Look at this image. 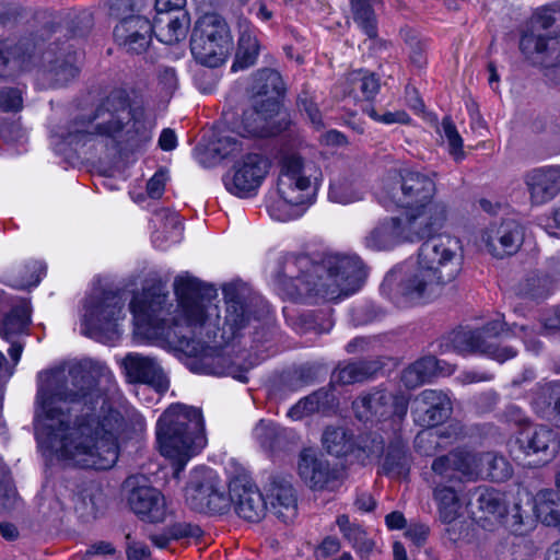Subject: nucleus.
Listing matches in <instances>:
<instances>
[{
    "instance_id": "1",
    "label": "nucleus",
    "mask_w": 560,
    "mask_h": 560,
    "mask_svg": "<svg viewBox=\"0 0 560 560\" xmlns=\"http://www.w3.org/2000/svg\"><path fill=\"white\" fill-rule=\"evenodd\" d=\"M92 371L106 368L84 362L47 374L37 393L44 419L36 430L66 465L107 470L118 460L120 441L142 433L145 421L137 412L126 419L113 408Z\"/></svg>"
},
{
    "instance_id": "2",
    "label": "nucleus",
    "mask_w": 560,
    "mask_h": 560,
    "mask_svg": "<svg viewBox=\"0 0 560 560\" xmlns=\"http://www.w3.org/2000/svg\"><path fill=\"white\" fill-rule=\"evenodd\" d=\"M177 306L172 313L166 308L167 295H135L130 302L135 331L147 339H164L176 345L191 357L206 354L209 347L197 336H222L230 340L257 320L244 302L224 289L226 299L225 316L220 326L219 308L211 302L215 290L188 275L178 276L174 281Z\"/></svg>"
},
{
    "instance_id": "3",
    "label": "nucleus",
    "mask_w": 560,
    "mask_h": 560,
    "mask_svg": "<svg viewBox=\"0 0 560 560\" xmlns=\"http://www.w3.org/2000/svg\"><path fill=\"white\" fill-rule=\"evenodd\" d=\"M365 278L363 262L355 255L329 254L316 262L307 255L289 254L279 261L276 284L285 299L318 303L357 292Z\"/></svg>"
},
{
    "instance_id": "4",
    "label": "nucleus",
    "mask_w": 560,
    "mask_h": 560,
    "mask_svg": "<svg viewBox=\"0 0 560 560\" xmlns=\"http://www.w3.org/2000/svg\"><path fill=\"white\" fill-rule=\"evenodd\" d=\"M154 127L155 119L142 102L115 90L93 113L72 119L61 137L69 144H85L101 137L119 152H135L151 141Z\"/></svg>"
},
{
    "instance_id": "5",
    "label": "nucleus",
    "mask_w": 560,
    "mask_h": 560,
    "mask_svg": "<svg viewBox=\"0 0 560 560\" xmlns=\"http://www.w3.org/2000/svg\"><path fill=\"white\" fill-rule=\"evenodd\" d=\"M156 440L161 454L173 462L178 474L207 443L201 410L182 404L170 406L158 421Z\"/></svg>"
},
{
    "instance_id": "6",
    "label": "nucleus",
    "mask_w": 560,
    "mask_h": 560,
    "mask_svg": "<svg viewBox=\"0 0 560 560\" xmlns=\"http://www.w3.org/2000/svg\"><path fill=\"white\" fill-rule=\"evenodd\" d=\"M435 183L419 172L406 171L387 190L389 199L405 208L404 214L413 224L431 235L441 230L448 218V207L435 200Z\"/></svg>"
},
{
    "instance_id": "7",
    "label": "nucleus",
    "mask_w": 560,
    "mask_h": 560,
    "mask_svg": "<svg viewBox=\"0 0 560 560\" xmlns=\"http://www.w3.org/2000/svg\"><path fill=\"white\" fill-rule=\"evenodd\" d=\"M322 173L312 161L300 155H285L278 178L280 199L271 207V215L285 221L295 219L313 202L316 184Z\"/></svg>"
},
{
    "instance_id": "8",
    "label": "nucleus",
    "mask_w": 560,
    "mask_h": 560,
    "mask_svg": "<svg viewBox=\"0 0 560 560\" xmlns=\"http://www.w3.org/2000/svg\"><path fill=\"white\" fill-rule=\"evenodd\" d=\"M232 49L233 37L225 19L217 13H207L196 21L190 50L198 63L217 68L225 62Z\"/></svg>"
},
{
    "instance_id": "9",
    "label": "nucleus",
    "mask_w": 560,
    "mask_h": 560,
    "mask_svg": "<svg viewBox=\"0 0 560 560\" xmlns=\"http://www.w3.org/2000/svg\"><path fill=\"white\" fill-rule=\"evenodd\" d=\"M124 305L119 292L95 289L84 302V334L100 341H114L119 335V322L124 319Z\"/></svg>"
},
{
    "instance_id": "10",
    "label": "nucleus",
    "mask_w": 560,
    "mask_h": 560,
    "mask_svg": "<svg viewBox=\"0 0 560 560\" xmlns=\"http://www.w3.org/2000/svg\"><path fill=\"white\" fill-rule=\"evenodd\" d=\"M425 237L418 253V260L440 275L448 283L463 270L464 247L462 241L450 234Z\"/></svg>"
},
{
    "instance_id": "11",
    "label": "nucleus",
    "mask_w": 560,
    "mask_h": 560,
    "mask_svg": "<svg viewBox=\"0 0 560 560\" xmlns=\"http://www.w3.org/2000/svg\"><path fill=\"white\" fill-rule=\"evenodd\" d=\"M503 331V325L499 320L486 324L481 329L463 330L446 338V347L452 346L459 353H480L504 362L516 355L512 347H501L497 343V337Z\"/></svg>"
},
{
    "instance_id": "12",
    "label": "nucleus",
    "mask_w": 560,
    "mask_h": 560,
    "mask_svg": "<svg viewBox=\"0 0 560 560\" xmlns=\"http://www.w3.org/2000/svg\"><path fill=\"white\" fill-rule=\"evenodd\" d=\"M189 508L199 513L223 514L230 509L224 485L211 469L195 471L185 491Z\"/></svg>"
},
{
    "instance_id": "13",
    "label": "nucleus",
    "mask_w": 560,
    "mask_h": 560,
    "mask_svg": "<svg viewBox=\"0 0 560 560\" xmlns=\"http://www.w3.org/2000/svg\"><path fill=\"white\" fill-rule=\"evenodd\" d=\"M289 125L287 115L280 113L279 101L270 96L253 100L252 106L243 112L237 133L242 137H272L287 130Z\"/></svg>"
},
{
    "instance_id": "14",
    "label": "nucleus",
    "mask_w": 560,
    "mask_h": 560,
    "mask_svg": "<svg viewBox=\"0 0 560 560\" xmlns=\"http://www.w3.org/2000/svg\"><path fill=\"white\" fill-rule=\"evenodd\" d=\"M447 284L440 275L417 259V264L401 276L396 295L406 303L424 304L440 296Z\"/></svg>"
},
{
    "instance_id": "15",
    "label": "nucleus",
    "mask_w": 560,
    "mask_h": 560,
    "mask_svg": "<svg viewBox=\"0 0 560 560\" xmlns=\"http://www.w3.org/2000/svg\"><path fill=\"white\" fill-rule=\"evenodd\" d=\"M269 167L270 162L267 156L258 152H248L234 163L224 178V185L237 197H250L261 186Z\"/></svg>"
},
{
    "instance_id": "16",
    "label": "nucleus",
    "mask_w": 560,
    "mask_h": 560,
    "mask_svg": "<svg viewBox=\"0 0 560 560\" xmlns=\"http://www.w3.org/2000/svg\"><path fill=\"white\" fill-rule=\"evenodd\" d=\"M407 218L394 217L380 222L365 237V244L374 250H385L401 243H418L430 236Z\"/></svg>"
},
{
    "instance_id": "17",
    "label": "nucleus",
    "mask_w": 560,
    "mask_h": 560,
    "mask_svg": "<svg viewBox=\"0 0 560 560\" xmlns=\"http://www.w3.org/2000/svg\"><path fill=\"white\" fill-rule=\"evenodd\" d=\"M298 471L301 479L313 490H335L341 483V471L313 448H304L299 455Z\"/></svg>"
},
{
    "instance_id": "18",
    "label": "nucleus",
    "mask_w": 560,
    "mask_h": 560,
    "mask_svg": "<svg viewBox=\"0 0 560 560\" xmlns=\"http://www.w3.org/2000/svg\"><path fill=\"white\" fill-rule=\"evenodd\" d=\"M352 408L359 420L368 421L373 417L386 418L390 415L404 417L407 413L408 404L402 396L376 387L354 399Z\"/></svg>"
},
{
    "instance_id": "19",
    "label": "nucleus",
    "mask_w": 560,
    "mask_h": 560,
    "mask_svg": "<svg viewBox=\"0 0 560 560\" xmlns=\"http://www.w3.org/2000/svg\"><path fill=\"white\" fill-rule=\"evenodd\" d=\"M230 506L247 522H259L268 510V503L259 489L245 478H234L229 486Z\"/></svg>"
},
{
    "instance_id": "20",
    "label": "nucleus",
    "mask_w": 560,
    "mask_h": 560,
    "mask_svg": "<svg viewBox=\"0 0 560 560\" xmlns=\"http://www.w3.org/2000/svg\"><path fill=\"white\" fill-rule=\"evenodd\" d=\"M523 241V228L514 220L491 223L481 234V243L488 253L501 259L516 254Z\"/></svg>"
},
{
    "instance_id": "21",
    "label": "nucleus",
    "mask_w": 560,
    "mask_h": 560,
    "mask_svg": "<svg viewBox=\"0 0 560 560\" xmlns=\"http://www.w3.org/2000/svg\"><path fill=\"white\" fill-rule=\"evenodd\" d=\"M452 413L447 394L438 389H424L413 399L411 415L416 423L431 428L444 422Z\"/></svg>"
},
{
    "instance_id": "22",
    "label": "nucleus",
    "mask_w": 560,
    "mask_h": 560,
    "mask_svg": "<svg viewBox=\"0 0 560 560\" xmlns=\"http://www.w3.org/2000/svg\"><path fill=\"white\" fill-rule=\"evenodd\" d=\"M135 481L136 478H129L127 480V486L131 487L127 498L130 509L147 522H164L167 510L163 494L158 489L150 486H135Z\"/></svg>"
},
{
    "instance_id": "23",
    "label": "nucleus",
    "mask_w": 560,
    "mask_h": 560,
    "mask_svg": "<svg viewBox=\"0 0 560 560\" xmlns=\"http://www.w3.org/2000/svg\"><path fill=\"white\" fill-rule=\"evenodd\" d=\"M431 470L441 482L472 481L476 475L474 452L458 448L438 456L431 464Z\"/></svg>"
},
{
    "instance_id": "24",
    "label": "nucleus",
    "mask_w": 560,
    "mask_h": 560,
    "mask_svg": "<svg viewBox=\"0 0 560 560\" xmlns=\"http://www.w3.org/2000/svg\"><path fill=\"white\" fill-rule=\"evenodd\" d=\"M520 448L526 456H535L537 465L548 463L557 453L556 432L546 425H527L517 438Z\"/></svg>"
},
{
    "instance_id": "25",
    "label": "nucleus",
    "mask_w": 560,
    "mask_h": 560,
    "mask_svg": "<svg viewBox=\"0 0 560 560\" xmlns=\"http://www.w3.org/2000/svg\"><path fill=\"white\" fill-rule=\"evenodd\" d=\"M151 22L141 15H130L122 19L114 28V37L118 45L122 46L127 52H144L152 38Z\"/></svg>"
},
{
    "instance_id": "26",
    "label": "nucleus",
    "mask_w": 560,
    "mask_h": 560,
    "mask_svg": "<svg viewBox=\"0 0 560 560\" xmlns=\"http://www.w3.org/2000/svg\"><path fill=\"white\" fill-rule=\"evenodd\" d=\"M79 55L70 47L58 51L48 49L43 54L44 75L52 86L59 88L68 84L79 74Z\"/></svg>"
},
{
    "instance_id": "27",
    "label": "nucleus",
    "mask_w": 560,
    "mask_h": 560,
    "mask_svg": "<svg viewBox=\"0 0 560 560\" xmlns=\"http://www.w3.org/2000/svg\"><path fill=\"white\" fill-rule=\"evenodd\" d=\"M121 366L130 383L149 384L159 392L167 389V380L154 358L130 352L121 360Z\"/></svg>"
},
{
    "instance_id": "28",
    "label": "nucleus",
    "mask_w": 560,
    "mask_h": 560,
    "mask_svg": "<svg viewBox=\"0 0 560 560\" xmlns=\"http://www.w3.org/2000/svg\"><path fill=\"white\" fill-rule=\"evenodd\" d=\"M524 183L533 203L544 205L560 194V166H542L528 171Z\"/></svg>"
},
{
    "instance_id": "29",
    "label": "nucleus",
    "mask_w": 560,
    "mask_h": 560,
    "mask_svg": "<svg viewBox=\"0 0 560 560\" xmlns=\"http://www.w3.org/2000/svg\"><path fill=\"white\" fill-rule=\"evenodd\" d=\"M265 499L268 503L267 511L283 523H289L296 516V494L289 479L272 477Z\"/></svg>"
},
{
    "instance_id": "30",
    "label": "nucleus",
    "mask_w": 560,
    "mask_h": 560,
    "mask_svg": "<svg viewBox=\"0 0 560 560\" xmlns=\"http://www.w3.org/2000/svg\"><path fill=\"white\" fill-rule=\"evenodd\" d=\"M454 371V365L438 360L433 355H427L420 358L404 370L401 374V382L408 388H416L430 382L439 374L450 375Z\"/></svg>"
},
{
    "instance_id": "31",
    "label": "nucleus",
    "mask_w": 560,
    "mask_h": 560,
    "mask_svg": "<svg viewBox=\"0 0 560 560\" xmlns=\"http://www.w3.org/2000/svg\"><path fill=\"white\" fill-rule=\"evenodd\" d=\"M338 406V399L334 390L328 387H322L308 396L300 399L288 410V417L294 421L310 417L314 413L327 415L334 411Z\"/></svg>"
},
{
    "instance_id": "32",
    "label": "nucleus",
    "mask_w": 560,
    "mask_h": 560,
    "mask_svg": "<svg viewBox=\"0 0 560 560\" xmlns=\"http://www.w3.org/2000/svg\"><path fill=\"white\" fill-rule=\"evenodd\" d=\"M380 365L374 361H351L339 364L332 372L329 387L332 389L335 384L350 385L364 382L372 378Z\"/></svg>"
},
{
    "instance_id": "33",
    "label": "nucleus",
    "mask_w": 560,
    "mask_h": 560,
    "mask_svg": "<svg viewBox=\"0 0 560 560\" xmlns=\"http://www.w3.org/2000/svg\"><path fill=\"white\" fill-rule=\"evenodd\" d=\"M32 55L24 44L0 40V77L30 68Z\"/></svg>"
},
{
    "instance_id": "34",
    "label": "nucleus",
    "mask_w": 560,
    "mask_h": 560,
    "mask_svg": "<svg viewBox=\"0 0 560 560\" xmlns=\"http://www.w3.org/2000/svg\"><path fill=\"white\" fill-rule=\"evenodd\" d=\"M323 444L329 454L337 457L358 453L355 456L361 459L360 453L366 452V445L357 446L353 434L345 428H327L323 434Z\"/></svg>"
},
{
    "instance_id": "35",
    "label": "nucleus",
    "mask_w": 560,
    "mask_h": 560,
    "mask_svg": "<svg viewBox=\"0 0 560 560\" xmlns=\"http://www.w3.org/2000/svg\"><path fill=\"white\" fill-rule=\"evenodd\" d=\"M476 475L474 480L489 478L492 481L501 482L512 476V467L503 456L493 453H474Z\"/></svg>"
},
{
    "instance_id": "36",
    "label": "nucleus",
    "mask_w": 560,
    "mask_h": 560,
    "mask_svg": "<svg viewBox=\"0 0 560 560\" xmlns=\"http://www.w3.org/2000/svg\"><path fill=\"white\" fill-rule=\"evenodd\" d=\"M253 100H264L272 96L276 101L284 92V84L280 73L273 69L258 70L249 88Z\"/></svg>"
},
{
    "instance_id": "37",
    "label": "nucleus",
    "mask_w": 560,
    "mask_h": 560,
    "mask_svg": "<svg viewBox=\"0 0 560 560\" xmlns=\"http://www.w3.org/2000/svg\"><path fill=\"white\" fill-rule=\"evenodd\" d=\"M533 511L544 524L560 525V492L550 489L540 490L534 498Z\"/></svg>"
},
{
    "instance_id": "38",
    "label": "nucleus",
    "mask_w": 560,
    "mask_h": 560,
    "mask_svg": "<svg viewBox=\"0 0 560 560\" xmlns=\"http://www.w3.org/2000/svg\"><path fill=\"white\" fill-rule=\"evenodd\" d=\"M151 25L153 27L152 34H154L161 43L166 45H173L183 40L188 30L184 19L170 15L156 16Z\"/></svg>"
},
{
    "instance_id": "39",
    "label": "nucleus",
    "mask_w": 560,
    "mask_h": 560,
    "mask_svg": "<svg viewBox=\"0 0 560 560\" xmlns=\"http://www.w3.org/2000/svg\"><path fill=\"white\" fill-rule=\"evenodd\" d=\"M433 499L438 504L441 522L451 524L459 516L462 503L453 487L438 485L433 490Z\"/></svg>"
},
{
    "instance_id": "40",
    "label": "nucleus",
    "mask_w": 560,
    "mask_h": 560,
    "mask_svg": "<svg viewBox=\"0 0 560 560\" xmlns=\"http://www.w3.org/2000/svg\"><path fill=\"white\" fill-rule=\"evenodd\" d=\"M258 54L259 43L255 31L250 27H245L241 31L232 70L237 71L252 67L256 62Z\"/></svg>"
},
{
    "instance_id": "41",
    "label": "nucleus",
    "mask_w": 560,
    "mask_h": 560,
    "mask_svg": "<svg viewBox=\"0 0 560 560\" xmlns=\"http://www.w3.org/2000/svg\"><path fill=\"white\" fill-rule=\"evenodd\" d=\"M475 505L486 516L501 518L508 513L505 495L493 488H479L476 493Z\"/></svg>"
},
{
    "instance_id": "42",
    "label": "nucleus",
    "mask_w": 560,
    "mask_h": 560,
    "mask_svg": "<svg viewBox=\"0 0 560 560\" xmlns=\"http://www.w3.org/2000/svg\"><path fill=\"white\" fill-rule=\"evenodd\" d=\"M410 463L407 446L398 441L390 443L382 466L383 472L393 477H405L409 472Z\"/></svg>"
},
{
    "instance_id": "43",
    "label": "nucleus",
    "mask_w": 560,
    "mask_h": 560,
    "mask_svg": "<svg viewBox=\"0 0 560 560\" xmlns=\"http://www.w3.org/2000/svg\"><path fill=\"white\" fill-rule=\"evenodd\" d=\"M30 324V311L26 304H18L0 319V336L11 337L26 331Z\"/></svg>"
},
{
    "instance_id": "44",
    "label": "nucleus",
    "mask_w": 560,
    "mask_h": 560,
    "mask_svg": "<svg viewBox=\"0 0 560 560\" xmlns=\"http://www.w3.org/2000/svg\"><path fill=\"white\" fill-rule=\"evenodd\" d=\"M354 96L361 95L366 101L373 100L381 89L380 79L366 70H357L347 78Z\"/></svg>"
},
{
    "instance_id": "45",
    "label": "nucleus",
    "mask_w": 560,
    "mask_h": 560,
    "mask_svg": "<svg viewBox=\"0 0 560 560\" xmlns=\"http://www.w3.org/2000/svg\"><path fill=\"white\" fill-rule=\"evenodd\" d=\"M351 11L354 22L370 37L377 36L376 16L370 2L351 0Z\"/></svg>"
},
{
    "instance_id": "46",
    "label": "nucleus",
    "mask_w": 560,
    "mask_h": 560,
    "mask_svg": "<svg viewBox=\"0 0 560 560\" xmlns=\"http://www.w3.org/2000/svg\"><path fill=\"white\" fill-rule=\"evenodd\" d=\"M549 397V401H535L537 411L542 417H551L560 422V390L558 385H547L541 390L540 398Z\"/></svg>"
},
{
    "instance_id": "47",
    "label": "nucleus",
    "mask_w": 560,
    "mask_h": 560,
    "mask_svg": "<svg viewBox=\"0 0 560 560\" xmlns=\"http://www.w3.org/2000/svg\"><path fill=\"white\" fill-rule=\"evenodd\" d=\"M446 139L448 144V152L455 161H460L465 158L463 150V139L458 133L456 126L451 117L446 116L441 122V129L438 130Z\"/></svg>"
},
{
    "instance_id": "48",
    "label": "nucleus",
    "mask_w": 560,
    "mask_h": 560,
    "mask_svg": "<svg viewBox=\"0 0 560 560\" xmlns=\"http://www.w3.org/2000/svg\"><path fill=\"white\" fill-rule=\"evenodd\" d=\"M551 284L552 279L550 276L542 271H534L527 276L521 285L525 294L533 298H541L549 292Z\"/></svg>"
},
{
    "instance_id": "49",
    "label": "nucleus",
    "mask_w": 560,
    "mask_h": 560,
    "mask_svg": "<svg viewBox=\"0 0 560 560\" xmlns=\"http://www.w3.org/2000/svg\"><path fill=\"white\" fill-rule=\"evenodd\" d=\"M244 144L235 135H225L212 142L211 151L220 159L236 158L243 152Z\"/></svg>"
},
{
    "instance_id": "50",
    "label": "nucleus",
    "mask_w": 560,
    "mask_h": 560,
    "mask_svg": "<svg viewBox=\"0 0 560 560\" xmlns=\"http://www.w3.org/2000/svg\"><path fill=\"white\" fill-rule=\"evenodd\" d=\"M328 197L331 201L348 205L361 200L363 192L349 182H338L330 185Z\"/></svg>"
},
{
    "instance_id": "51",
    "label": "nucleus",
    "mask_w": 560,
    "mask_h": 560,
    "mask_svg": "<svg viewBox=\"0 0 560 560\" xmlns=\"http://www.w3.org/2000/svg\"><path fill=\"white\" fill-rule=\"evenodd\" d=\"M296 105L299 110L306 115L314 128L322 129L324 127L322 113L315 102L314 95L310 91L303 90L299 94Z\"/></svg>"
},
{
    "instance_id": "52",
    "label": "nucleus",
    "mask_w": 560,
    "mask_h": 560,
    "mask_svg": "<svg viewBox=\"0 0 560 560\" xmlns=\"http://www.w3.org/2000/svg\"><path fill=\"white\" fill-rule=\"evenodd\" d=\"M336 524L343 538L348 540L352 548L369 538L365 529L361 525L350 522L349 516L346 514L339 515L336 520Z\"/></svg>"
},
{
    "instance_id": "53",
    "label": "nucleus",
    "mask_w": 560,
    "mask_h": 560,
    "mask_svg": "<svg viewBox=\"0 0 560 560\" xmlns=\"http://www.w3.org/2000/svg\"><path fill=\"white\" fill-rule=\"evenodd\" d=\"M440 440L441 435L436 431H421L416 435L415 448L420 455L434 456L441 448Z\"/></svg>"
},
{
    "instance_id": "54",
    "label": "nucleus",
    "mask_w": 560,
    "mask_h": 560,
    "mask_svg": "<svg viewBox=\"0 0 560 560\" xmlns=\"http://www.w3.org/2000/svg\"><path fill=\"white\" fill-rule=\"evenodd\" d=\"M168 535L173 540L183 538H199L202 535V529L195 524L178 522L167 527Z\"/></svg>"
},
{
    "instance_id": "55",
    "label": "nucleus",
    "mask_w": 560,
    "mask_h": 560,
    "mask_svg": "<svg viewBox=\"0 0 560 560\" xmlns=\"http://www.w3.org/2000/svg\"><path fill=\"white\" fill-rule=\"evenodd\" d=\"M101 493L94 489H85L78 495L77 509L83 514L95 515L98 511L97 499Z\"/></svg>"
},
{
    "instance_id": "56",
    "label": "nucleus",
    "mask_w": 560,
    "mask_h": 560,
    "mask_svg": "<svg viewBox=\"0 0 560 560\" xmlns=\"http://www.w3.org/2000/svg\"><path fill=\"white\" fill-rule=\"evenodd\" d=\"M22 107V96L19 90L13 88L0 91V109L3 112H16Z\"/></svg>"
},
{
    "instance_id": "57",
    "label": "nucleus",
    "mask_w": 560,
    "mask_h": 560,
    "mask_svg": "<svg viewBox=\"0 0 560 560\" xmlns=\"http://www.w3.org/2000/svg\"><path fill=\"white\" fill-rule=\"evenodd\" d=\"M126 555L128 560H148L150 558L151 552L145 544L131 540L130 534L126 536Z\"/></svg>"
},
{
    "instance_id": "58",
    "label": "nucleus",
    "mask_w": 560,
    "mask_h": 560,
    "mask_svg": "<svg viewBox=\"0 0 560 560\" xmlns=\"http://www.w3.org/2000/svg\"><path fill=\"white\" fill-rule=\"evenodd\" d=\"M158 80L162 90L173 93L178 84L176 71L170 67H161L158 71Z\"/></svg>"
},
{
    "instance_id": "59",
    "label": "nucleus",
    "mask_w": 560,
    "mask_h": 560,
    "mask_svg": "<svg viewBox=\"0 0 560 560\" xmlns=\"http://www.w3.org/2000/svg\"><path fill=\"white\" fill-rule=\"evenodd\" d=\"M409 47H410V60L411 62L418 67L422 68L427 63L425 56V45L424 43L418 40L417 38H410Z\"/></svg>"
},
{
    "instance_id": "60",
    "label": "nucleus",
    "mask_w": 560,
    "mask_h": 560,
    "mask_svg": "<svg viewBox=\"0 0 560 560\" xmlns=\"http://www.w3.org/2000/svg\"><path fill=\"white\" fill-rule=\"evenodd\" d=\"M406 537L410 539L416 546L421 547L424 545L428 535L429 527L424 524H411L406 533Z\"/></svg>"
},
{
    "instance_id": "61",
    "label": "nucleus",
    "mask_w": 560,
    "mask_h": 560,
    "mask_svg": "<svg viewBox=\"0 0 560 560\" xmlns=\"http://www.w3.org/2000/svg\"><path fill=\"white\" fill-rule=\"evenodd\" d=\"M368 113L373 119L387 125L394 122L406 124L409 120V116L401 110L395 113H386L382 116H380L374 108H371Z\"/></svg>"
},
{
    "instance_id": "62",
    "label": "nucleus",
    "mask_w": 560,
    "mask_h": 560,
    "mask_svg": "<svg viewBox=\"0 0 560 560\" xmlns=\"http://www.w3.org/2000/svg\"><path fill=\"white\" fill-rule=\"evenodd\" d=\"M254 434L264 447H270L275 435V429L271 428L268 423L260 421L256 425Z\"/></svg>"
},
{
    "instance_id": "63",
    "label": "nucleus",
    "mask_w": 560,
    "mask_h": 560,
    "mask_svg": "<svg viewBox=\"0 0 560 560\" xmlns=\"http://www.w3.org/2000/svg\"><path fill=\"white\" fill-rule=\"evenodd\" d=\"M556 19L551 10L542 9L535 13L533 18V27L535 30H548L555 23Z\"/></svg>"
},
{
    "instance_id": "64",
    "label": "nucleus",
    "mask_w": 560,
    "mask_h": 560,
    "mask_svg": "<svg viewBox=\"0 0 560 560\" xmlns=\"http://www.w3.org/2000/svg\"><path fill=\"white\" fill-rule=\"evenodd\" d=\"M340 547L338 538L328 536L323 540L317 552L322 557H329L337 553L340 550Z\"/></svg>"
}]
</instances>
